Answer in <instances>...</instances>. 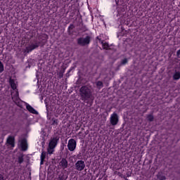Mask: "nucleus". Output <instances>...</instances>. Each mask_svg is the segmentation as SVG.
I'll list each match as a JSON object with an SVG mask.
<instances>
[{
  "label": "nucleus",
  "instance_id": "21",
  "mask_svg": "<svg viewBox=\"0 0 180 180\" xmlns=\"http://www.w3.org/2000/svg\"><path fill=\"white\" fill-rule=\"evenodd\" d=\"M18 162H19V164H22V162H23V158L22 157L18 158Z\"/></svg>",
  "mask_w": 180,
  "mask_h": 180
},
{
  "label": "nucleus",
  "instance_id": "5",
  "mask_svg": "<svg viewBox=\"0 0 180 180\" xmlns=\"http://www.w3.org/2000/svg\"><path fill=\"white\" fill-rule=\"evenodd\" d=\"M110 122L112 126H116L119 123V115L116 112H113L110 115Z\"/></svg>",
  "mask_w": 180,
  "mask_h": 180
},
{
  "label": "nucleus",
  "instance_id": "15",
  "mask_svg": "<svg viewBox=\"0 0 180 180\" xmlns=\"http://www.w3.org/2000/svg\"><path fill=\"white\" fill-rule=\"evenodd\" d=\"M101 44H102V46H103V49H106L109 48V44L108 43L102 41Z\"/></svg>",
  "mask_w": 180,
  "mask_h": 180
},
{
  "label": "nucleus",
  "instance_id": "12",
  "mask_svg": "<svg viewBox=\"0 0 180 180\" xmlns=\"http://www.w3.org/2000/svg\"><path fill=\"white\" fill-rule=\"evenodd\" d=\"M7 143L12 147H15V139L12 136H9L7 139Z\"/></svg>",
  "mask_w": 180,
  "mask_h": 180
},
{
  "label": "nucleus",
  "instance_id": "13",
  "mask_svg": "<svg viewBox=\"0 0 180 180\" xmlns=\"http://www.w3.org/2000/svg\"><path fill=\"white\" fill-rule=\"evenodd\" d=\"M174 79H180V72L178 71H175L174 74L173 75Z\"/></svg>",
  "mask_w": 180,
  "mask_h": 180
},
{
  "label": "nucleus",
  "instance_id": "22",
  "mask_svg": "<svg viewBox=\"0 0 180 180\" xmlns=\"http://www.w3.org/2000/svg\"><path fill=\"white\" fill-rule=\"evenodd\" d=\"M127 63V59H124L122 62V64H126Z\"/></svg>",
  "mask_w": 180,
  "mask_h": 180
},
{
  "label": "nucleus",
  "instance_id": "2",
  "mask_svg": "<svg viewBox=\"0 0 180 180\" xmlns=\"http://www.w3.org/2000/svg\"><path fill=\"white\" fill-rule=\"evenodd\" d=\"M58 140H60V137L58 136H55L51 139L47 149L48 154H53V153H54V148H56V147L57 146Z\"/></svg>",
  "mask_w": 180,
  "mask_h": 180
},
{
  "label": "nucleus",
  "instance_id": "16",
  "mask_svg": "<svg viewBox=\"0 0 180 180\" xmlns=\"http://www.w3.org/2000/svg\"><path fill=\"white\" fill-rule=\"evenodd\" d=\"M52 124L53 126H56V125L58 124V120L54 119V118L52 119Z\"/></svg>",
  "mask_w": 180,
  "mask_h": 180
},
{
  "label": "nucleus",
  "instance_id": "3",
  "mask_svg": "<svg viewBox=\"0 0 180 180\" xmlns=\"http://www.w3.org/2000/svg\"><path fill=\"white\" fill-rule=\"evenodd\" d=\"M80 95L83 101H86L91 98V89L88 86H82L80 89Z\"/></svg>",
  "mask_w": 180,
  "mask_h": 180
},
{
  "label": "nucleus",
  "instance_id": "4",
  "mask_svg": "<svg viewBox=\"0 0 180 180\" xmlns=\"http://www.w3.org/2000/svg\"><path fill=\"white\" fill-rule=\"evenodd\" d=\"M91 41V37H86L85 38L81 37L77 39V44H79V46H86L87 44H89Z\"/></svg>",
  "mask_w": 180,
  "mask_h": 180
},
{
  "label": "nucleus",
  "instance_id": "7",
  "mask_svg": "<svg viewBox=\"0 0 180 180\" xmlns=\"http://www.w3.org/2000/svg\"><path fill=\"white\" fill-rule=\"evenodd\" d=\"M75 168L77 171H82L85 168V162L78 160L75 164Z\"/></svg>",
  "mask_w": 180,
  "mask_h": 180
},
{
  "label": "nucleus",
  "instance_id": "8",
  "mask_svg": "<svg viewBox=\"0 0 180 180\" xmlns=\"http://www.w3.org/2000/svg\"><path fill=\"white\" fill-rule=\"evenodd\" d=\"M20 146L22 151H26L27 150V142L26 139H22L20 141Z\"/></svg>",
  "mask_w": 180,
  "mask_h": 180
},
{
  "label": "nucleus",
  "instance_id": "9",
  "mask_svg": "<svg viewBox=\"0 0 180 180\" xmlns=\"http://www.w3.org/2000/svg\"><path fill=\"white\" fill-rule=\"evenodd\" d=\"M39 47V44H32L30 46H27L26 48L27 53H30V51H32V50H34V49H37Z\"/></svg>",
  "mask_w": 180,
  "mask_h": 180
},
{
  "label": "nucleus",
  "instance_id": "11",
  "mask_svg": "<svg viewBox=\"0 0 180 180\" xmlns=\"http://www.w3.org/2000/svg\"><path fill=\"white\" fill-rule=\"evenodd\" d=\"M60 167H62V168H63V169H65V168L68 167V162L65 159H62V160L60 162Z\"/></svg>",
  "mask_w": 180,
  "mask_h": 180
},
{
  "label": "nucleus",
  "instance_id": "20",
  "mask_svg": "<svg viewBox=\"0 0 180 180\" xmlns=\"http://www.w3.org/2000/svg\"><path fill=\"white\" fill-rule=\"evenodd\" d=\"M147 119L149 120V122H153L154 117H153V115H148Z\"/></svg>",
  "mask_w": 180,
  "mask_h": 180
},
{
  "label": "nucleus",
  "instance_id": "18",
  "mask_svg": "<svg viewBox=\"0 0 180 180\" xmlns=\"http://www.w3.org/2000/svg\"><path fill=\"white\" fill-rule=\"evenodd\" d=\"M96 85L98 86V88H102V86H103V83H102V82H97Z\"/></svg>",
  "mask_w": 180,
  "mask_h": 180
},
{
  "label": "nucleus",
  "instance_id": "14",
  "mask_svg": "<svg viewBox=\"0 0 180 180\" xmlns=\"http://www.w3.org/2000/svg\"><path fill=\"white\" fill-rule=\"evenodd\" d=\"M45 158H46V152L42 151L41 155V165H43V162L44 161Z\"/></svg>",
  "mask_w": 180,
  "mask_h": 180
},
{
  "label": "nucleus",
  "instance_id": "19",
  "mask_svg": "<svg viewBox=\"0 0 180 180\" xmlns=\"http://www.w3.org/2000/svg\"><path fill=\"white\" fill-rule=\"evenodd\" d=\"M0 72H4V64H2V62H0Z\"/></svg>",
  "mask_w": 180,
  "mask_h": 180
},
{
  "label": "nucleus",
  "instance_id": "1",
  "mask_svg": "<svg viewBox=\"0 0 180 180\" xmlns=\"http://www.w3.org/2000/svg\"><path fill=\"white\" fill-rule=\"evenodd\" d=\"M10 85L14 91L11 92L12 99L15 103H19V91H18V81L15 77H11Z\"/></svg>",
  "mask_w": 180,
  "mask_h": 180
},
{
  "label": "nucleus",
  "instance_id": "6",
  "mask_svg": "<svg viewBox=\"0 0 180 180\" xmlns=\"http://www.w3.org/2000/svg\"><path fill=\"white\" fill-rule=\"evenodd\" d=\"M68 148L69 151H74L77 148V141L75 139H70L68 143Z\"/></svg>",
  "mask_w": 180,
  "mask_h": 180
},
{
  "label": "nucleus",
  "instance_id": "24",
  "mask_svg": "<svg viewBox=\"0 0 180 180\" xmlns=\"http://www.w3.org/2000/svg\"><path fill=\"white\" fill-rule=\"evenodd\" d=\"M177 56L179 58H180V50L177 51Z\"/></svg>",
  "mask_w": 180,
  "mask_h": 180
},
{
  "label": "nucleus",
  "instance_id": "25",
  "mask_svg": "<svg viewBox=\"0 0 180 180\" xmlns=\"http://www.w3.org/2000/svg\"><path fill=\"white\" fill-rule=\"evenodd\" d=\"M59 179L60 180H65V179H63V177H61V176H59Z\"/></svg>",
  "mask_w": 180,
  "mask_h": 180
},
{
  "label": "nucleus",
  "instance_id": "23",
  "mask_svg": "<svg viewBox=\"0 0 180 180\" xmlns=\"http://www.w3.org/2000/svg\"><path fill=\"white\" fill-rule=\"evenodd\" d=\"M0 180H5V179L4 178V175L0 174Z\"/></svg>",
  "mask_w": 180,
  "mask_h": 180
},
{
  "label": "nucleus",
  "instance_id": "10",
  "mask_svg": "<svg viewBox=\"0 0 180 180\" xmlns=\"http://www.w3.org/2000/svg\"><path fill=\"white\" fill-rule=\"evenodd\" d=\"M26 108L30 113H33L34 115H37L38 113L37 111L34 108H33V107H32L30 105L26 104Z\"/></svg>",
  "mask_w": 180,
  "mask_h": 180
},
{
  "label": "nucleus",
  "instance_id": "17",
  "mask_svg": "<svg viewBox=\"0 0 180 180\" xmlns=\"http://www.w3.org/2000/svg\"><path fill=\"white\" fill-rule=\"evenodd\" d=\"M158 179L159 180H165V176L162 174H158Z\"/></svg>",
  "mask_w": 180,
  "mask_h": 180
}]
</instances>
